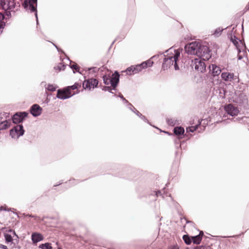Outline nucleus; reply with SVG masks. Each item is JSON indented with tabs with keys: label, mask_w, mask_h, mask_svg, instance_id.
Returning <instances> with one entry per match:
<instances>
[{
	"label": "nucleus",
	"mask_w": 249,
	"mask_h": 249,
	"mask_svg": "<svg viewBox=\"0 0 249 249\" xmlns=\"http://www.w3.org/2000/svg\"><path fill=\"white\" fill-rule=\"evenodd\" d=\"M184 50L187 54L195 55L199 58L194 60V68L200 72H205L206 64L204 61L209 60L212 56V50L205 43L195 41L186 45Z\"/></svg>",
	"instance_id": "f257e3e1"
},
{
	"label": "nucleus",
	"mask_w": 249,
	"mask_h": 249,
	"mask_svg": "<svg viewBox=\"0 0 249 249\" xmlns=\"http://www.w3.org/2000/svg\"><path fill=\"white\" fill-rule=\"evenodd\" d=\"M166 54H163V60L162 64L161 69L163 70H167L171 66L174 65V69L176 71L179 70V67L178 64L179 61V58L180 55V52L179 50L174 49L170 48L165 52Z\"/></svg>",
	"instance_id": "f03ea898"
},
{
	"label": "nucleus",
	"mask_w": 249,
	"mask_h": 249,
	"mask_svg": "<svg viewBox=\"0 0 249 249\" xmlns=\"http://www.w3.org/2000/svg\"><path fill=\"white\" fill-rule=\"evenodd\" d=\"M153 64V61L150 60V59H148L142 62L140 64L131 65L127 67L124 71H122V72H125L128 75H132L139 73L143 69L152 67Z\"/></svg>",
	"instance_id": "7ed1b4c3"
},
{
	"label": "nucleus",
	"mask_w": 249,
	"mask_h": 249,
	"mask_svg": "<svg viewBox=\"0 0 249 249\" xmlns=\"http://www.w3.org/2000/svg\"><path fill=\"white\" fill-rule=\"evenodd\" d=\"M0 5L8 16L10 15L11 11H14V9H17L19 7L14 0H1Z\"/></svg>",
	"instance_id": "20e7f679"
},
{
	"label": "nucleus",
	"mask_w": 249,
	"mask_h": 249,
	"mask_svg": "<svg viewBox=\"0 0 249 249\" xmlns=\"http://www.w3.org/2000/svg\"><path fill=\"white\" fill-rule=\"evenodd\" d=\"M28 116L29 113L27 111H17L11 116L10 120L13 124L17 125L20 123H22Z\"/></svg>",
	"instance_id": "39448f33"
},
{
	"label": "nucleus",
	"mask_w": 249,
	"mask_h": 249,
	"mask_svg": "<svg viewBox=\"0 0 249 249\" xmlns=\"http://www.w3.org/2000/svg\"><path fill=\"white\" fill-rule=\"evenodd\" d=\"M80 92V90H78L77 91L73 93L70 92L65 87L57 90L56 97L58 99L64 100L70 98L76 94H78Z\"/></svg>",
	"instance_id": "423d86ee"
},
{
	"label": "nucleus",
	"mask_w": 249,
	"mask_h": 249,
	"mask_svg": "<svg viewBox=\"0 0 249 249\" xmlns=\"http://www.w3.org/2000/svg\"><path fill=\"white\" fill-rule=\"evenodd\" d=\"M25 129L22 124H17L9 131V135L12 138L18 139L25 133Z\"/></svg>",
	"instance_id": "0eeeda50"
},
{
	"label": "nucleus",
	"mask_w": 249,
	"mask_h": 249,
	"mask_svg": "<svg viewBox=\"0 0 249 249\" xmlns=\"http://www.w3.org/2000/svg\"><path fill=\"white\" fill-rule=\"evenodd\" d=\"M84 78L86 79L85 76H84ZM98 83L99 81L96 78H88L87 79H85L82 84L83 89L81 91L86 89H88L89 90H90L91 89H94V88H98Z\"/></svg>",
	"instance_id": "6e6552de"
},
{
	"label": "nucleus",
	"mask_w": 249,
	"mask_h": 249,
	"mask_svg": "<svg viewBox=\"0 0 249 249\" xmlns=\"http://www.w3.org/2000/svg\"><path fill=\"white\" fill-rule=\"evenodd\" d=\"M23 5L26 10L30 12H35V15L36 19H37V0H25Z\"/></svg>",
	"instance_id": "1a4fd4ad"
},
{
	"label": "nucleus",
	"mask_w": 249,
	"mask_h": 249,
	"mask_svg": "<svg viewBox=\"0 0 249 249\" xmlns=\"http://www.w3.org/2000/svg\"><path fill=\"white\" fill-rule=\"evenodd\" d=\"M224 109L228 114L232 117L237 116L240 112L238 107L232 104L225 105Z\"/></svg>",
	"instance_id": "9d476101"
},
{
	"label": "nucleus",
	"mask_w": 249,
	"mask_h": 249,
	"mask_svg": "<svg viewBox=\"0 0 249 249\" xmlns=\"http://www.w3.org/2000/svg\"><path fill=\"white\" fill-rule=\"evenodd\" d=\"M120 74L117 71H115L111 76V86L113 88V90H117L120 83Z\"/></svg>",
	"instance_id": "9b49d317"
},
{
	"label": "nucleus",
	"mask_w": 249,
	"mask_h": 249,
	"mask_svg": "<svg viewBox=\"0 0 249 249\" xmlns=\"http://www.w3.org/2000/svg\"><path fill=\"white\" fill-rule=\"evenodd\" d=\"M30 113L34 117L40 116L42 111V108L37 104H33L29 108Z\"/></svg>",
	"instance_id": "f8f14e48"
},
{
	"label": "nucleus",
	"mask_w": 249,
	"mask_h": 249,
	"mask_svg": "<svg viewBox=\"0 0 249 249\" xmlns=\"http://www.w3.org/2000/svg\"><path fill=\"white\" fill-rule=\"evenodd\" d=\"M210 69V73L211 75L213 77L218 76L221 72V70L220 67L216 64H211L209 66Z\"/></svg>",
	"instance_id": "ddd939ff"
},
{
	"label": "nucleus",
	"mask_w": 249,
	"mask_h": 249,
	"mask_svg": "<svg viewBox=\"0 0 249 249\" xmlns=\"http://www.w3.org/2000/svg\"><path fill=\"white\" fill-rule=\"evenodd\" d=\"M235 32H233L235 33ZM233 32H228V37L230 40V41L233 43V44L235 46H237L238 45V42H240L242 43V40L238 38L234 34H233Z\"/></svg>",
	"instance_id": "4468645a"
},
{
	"label": "nucleus",
	"mask_w": 249,
	"mask_h": 249,
	"mask_svg": "<svg viewBox=\"0 0 249 249\" xmlns=\"http://www.w3.org/2000/svg\"><path fill=\"white\" fill-rule=\"evenodd\" d=\"M221 77L225 81H231L234 79V74L233 73L229 72H223L221 73Z\"/></svg>",
	"instance_id": "2eb2a0df"
},
{
	"label": "nucleus",
	"mask_w": 249,
	"mask_h": 249,
	"mask_svg": "<svg viewBox=\"0 0 249 249\" xmlns=\"http://www.w3.org/2000/svg\"><path fill=\"white\" fill-rule=\"evenodd\" d=\"M130 110L133 111L136 115H137L139 118H140L144 122L147 123L150 125H152V124L148 121L147 118L143 115L142 113H141L139 111H138L133 106L132 107H130L129 108Z\"/></svg>",
	"instance_id": "dca6fc26"
},
{
	"label": "nucleus",
	"mask_w": 249,
	"mask_h": 249,
	"mask_svg": "<svg viewBox=\"0 0 249 249\" xmlns=\"http://www.w3.org/2000/svg\"><path fill=\"white\" fill-rule=\"evenodd\" d=\"M44 237L42 234L38 232H33L31 235V239L34 243H37L43 240Z\"/></svg>",
	"instance_id": "f3484780"
},
{
	"label": "nucleus",
	"mask_w": 249,
	"mask_h": 249,
	"mask_svg": "<svg viewBox=\"0 0 249 249\" xmlns=\"http://www.w3.org/2000/svg\"><path fill=\"white\" fill-rule=\"evenodd\" d=\"M184 129L181 126L175 127L173 129L174 134L178 137H184Z\"/></svg>",
	"instance_id": "a211bd4d"
},
{
	"label": "nucleus",
	"mask_w": 249,
	"mask_h": 249,
	"mask_svg": "<svg viewBox=\"0 0 249 249\" xmlns=\"http://www.w3.org/2000/svg\"><path fill=\"white\" fill-rule=\"evenodd\" d=\"M12 122L10 119L5 120L0 122V131L6 130L11 126Z\"/></svg>",
	"instance_id": "6ab92c4d"
},
{
	"label": "nucleus",
	"mask_w": 249,
	"mask_h": 249,
	"mask_svg": "<svg viewBox=\"0 0 249 249\" xmlns=\"http://www.w3.org/2000/svg\"><path fill=\"white\" fill-rule=\"evenodd\" d=\"M114 96L117 97H119L122 100L124 104L125 105L126 107L128 108H130V107H133V105L124 97V96L121 93H119L118 95L114 94Z\"/></svg>",
	"instance_id": "aec40b11"
},
{
	"label": "nucleus",
	"mask_w": 249,
	"mask_h": 249,
	"mask_svg": "<svg viewBox=\"0 0 249 249\" xmlns=\"http://www.w3.org/2000/svg\"><path fill=\"white\" fill-rule=\"evenodd\" d=\"M81 83L78 82H75L73 85L71 86H66L65 87L67 89L70 91V92H72V90L77 89V90L76 91H77L78 90H79L78 89L81 88Z\"/></svg>",
	"instance_id": "412c9836"
},
{
	"label": "nucleus",
	"mask_w": 249,
	"mask_h": 249,
	"mask_svg": "<svg viewBox=\"0 0 249 249\" xmlns=\"http://www.w3.org/2000/svg\"><path fill=\"white\" fill-rule=\"evenodd\" d=\"M201 231H200V233L195 236H192V238L193 240V243L194 244L196 245H199L200 244L201 241H202V237L201 236Z\"/></svg>",
	"instance_id": "4be33fe9"
},
{
	"label": "nucleus",
	"mask_w": 249,
	"mask_h": 249,
	"mask_svg": "<svg viewBox=\"0 0 249 249\" xmlns=\"http://www.w3.org/2000/svg\"><path fill=\"white\" fill-rule=\"evenodd\" d=\"M111 76L110 74H104L102 76V79L103 80V83L106 85H108L109 84L111 85V80H110Z\"/></svg>",
	"instance_id": "5701e85b"
},
{
	"label": "nucleus",
	"mask_w": 249,
	"mask_h": 249,
	"mask_svg": "<svg viewBox=\"0 0 249 249\" xmlns=\"http://www.w3.org/2000/svg\"><path fill=\"white\" fill-rule=\"evenodd\" d=\"M182 239L184 243L187 245H189L193 243L192 236H189L188 234H185L183 236Z\"/></svg>",
	"instance_id": "b1692460"
},
{
	"label": "nucleus",
	"mask_w": 249,
	"mask_h": 249,
	"mask_svg": "<svg viewBox=\"0 0 249 249\" xmlns=\"http://www.w3.org/2000/svg\"><path fill=\"white\" fill-rule=\"evenodd\" d=\"M4 237L5 239V243L7 244H8L10 243H13V241L15 240L11 234L7 233H4Z\"/></svg>",
	"instance_id": "393cba45"
},
{
	"label": "nucleus",
	"mask_w": 249,
	"mask_h": 249,
	"mask_svg": "<svg viewBox=\"0 0 249 249\" xmlns=\"http://www.w3.org/2000/svg\"><path fill=\"white\" fill-rule=\"evenodd\" d=\"M38 248L41 249H53L52 244L50 242L40 244Z\"/></svg>",
	"instance_id": "a878e982"
},
{
	"label": "nucleus",
	"mask_w": 249,
	"mask_h": 249,
	"mask_svg": "<svg viewBox=\"0 0 249 249\" xmlns=\"http://www.w3.org/2000/svg\"><path fill=\"white\" fill-rule=\"evenodd\" d=\"M201 124V122L198 120V124H196L194 126H189L186 128V131L187 132H195L196 129H197L198 126L200 125Z\"/></svg>",
	"instance_id": "bb28decb"
},
{
	"label": "nucleus",
	"mask_w": 249,
	"mask_h": 249,
	"mask_svg": "<svg viewBox=\"0 0 249 249\" xmlns=\"http://www.w3.org/2000/svg\"><path fill=\"white\" fill-rule=\"evenodd\" d=\"M166 123L170 126H174L178 124V120L173 118H166Z\"/></svg>",
	"instance_id": "cd10ccee"
},
{
	"label": "nucleus",
	"mask_w": 249,
	"mask_h": 249,
	"mask_svg": "<svg viewBox=\"0 0 249 249\" xmlns=\"http://www.w3.org/2000/svg\"><path fill=\"white\" fill-rule=\"evenodd\" d=\"M58 88L57 85H53L52 84H48L47 85V87H45L46 90L50 91H54L56 90V89Z\"/></svg>",
	"instance_id": "c85d7f7f"
},
{
	"label": "nucleus",
	"mask_w": 249,
	"mask_h": 249,
	"mask_svg": "<svg viewBox=\"0 0 249 249\" xmlns=\"http://www.w3.org/2000/svg\"><path fill=\"white\" fill-rule=\"evenodd\" d=\"M86 71H91L93 73H98L99 71H102L101 68H97L96 67H91L87 68Z\"/></svg>",
	"instance_id": "c756f323"
},
{
	"label": "nucleus",
	"mask_w": 249,
	"mask_h": 249,
	"mask_svg": "<svg viewBox=\"0 0 249 249\" xmlns=\"http://www.w3.org/2000/svg\"><path fill=\"white\" fill-rule=\"evenodd\" d=\"M183 138V137L177 136V137L174 140V143H175V144L176 145L177 148H178L181 146V143L184 142V141H182L181 142L180 141V140Z\"/></svg>",
	"instance_id": "7c9ffc66"
},
{
	"label": "nucleus",
	"mask_w": 249,
	"mask_h": 249,
	"mask_svg": "<svg viewBox=\"0 0 249 249\" xmlns=\"http://www.w3.org/2000/svg\"><path fill=\"white\" fill-rule=\"evenodd\" d=\"M240 106H243L245 110L248 109V104L247 99L241 100L239 102H238Z\"/></svg>",
	"instance_id": "2f4dec72"
},
{
	"label": "nucleus",
	"mask_w": 249,
	"mask_h": 249,
	"mask_svg": "<svg viewBox=\"0 0 249 249\" xmlns=\"http://www.w3.org/2000/svg\"><path fill=\"white\" fill-rule=\"evenodd\" d=\"M69 67L72 70L73 73H75L76 72L74 71V70L76 71L77 72H78L80 74H82L81 71H80V67L77 64L74 65H70Z\"/></svg>",
	"instance_id": "473e14b6"
},
{
	"label": "nucleus",
	"mask_w": 249,
	"mask_h": 249,
	"mask_svg": "<svg viewBox=\"0 0 249 249\" xmlns=\"http://www.w3.org/2000/svg\"><path fill=\"white\" fill-rule=\"evenodd\" d=\"M247 118L245 116L242 117H237L236 118H232L230 119L231 121L232 122H238L240 123H245V119H246Z\"/></svg>",
	"instance_id": "72a5a7b5"
},
{
	"label": "nucleus",
	"mask_w": 249,
	"mask_h": 249,
	"mask_svg": "<svg viewBox=\"0 0 249 249\" xmlns=\"http://www.w3.org/2000/svg\"><path fill=\"white\" fill-rule=\"evenodd\" d=\"M125 34H124V32H122V33L119 36H118L116 37V39L115 40H114L112 42V43H111L110 46L109 47V49L111 48V46H112V45L114 44V43L115 42V41L116 40H119V41H120L121 40H122V39H123L125 37Z\"/></svg>",
	"instance_id": "f704fd0d"
},
{
	"label": "nucleus",
	"mask_w": 249,
	"mask_h": 249,
	"mask_svg": "<svg viewBox=\"0 0 249 249\" xmlns=\"http://www.w3.org/2000/svg\"><path fill=\"white\" fill-rule=\"evenodd\" d=\"M66 66L67 65L64 63H60L57 66L54 67V69L56 70L61 71L62 70H64L66 67Z\"/></svg>",
	"instance_id": "c9c22d12"
},
{
	"label": "nucleus",
	"mask_w": 249,
	"mask_h": 249,
	"mask_svg": "<svg viewBox=\"0 0 249 249\" xmlns=\"http://www.w3.org/2000/svg\"><path fill=\"white\" fill-rule=\"evenodd\" d=\"M6 231L8 232H11L12 234H13V235L17 238L16 239H15V240H16L17 243L18 244L19 242V236L17 234L16 231H15V230H14L12 229H9L8 230H6Z\"/></svg>",
	"instance_id": "e433bc0d"
},
{
	"label": "nucleus",
	"mask_w": 249,
	"mask_h": 249,
	"mask_svg": "<svg viewBox=\"0 0 249 249\" xmlns=\"http://www.w3.org/2000/svg\"><path fill=\"white\" fill-rule=\"evenodd\" d=\"M102 90L105 91H107L109 93L114 94V93L112 91L113 90V88L111 86H102Z\"/></svg>",
	"instance_id": "4c0bfd02"
},
{
	"label": "nucleus",
	"mask_w": 249,
	"mask_h": 249,
	"mask_svg": "<svg viewBox=\"0 0 249 249\" xmlns=\"http://www.w3.org/2000/svg\"><path fill=\"white\" fill-rule=\"evenodd\" d=\"M79 182L78 181V180H76L74 178H71V179H70L69 180V182L66 181V182H65V184H67L68 183L71 184V185H68V187H70L71 186L75 185V184H77Z\"/></svg>",
	"instance_id": "58836bf2"
},
{
	"label": "nucleus",
	"mask_w": 249,
	"mask_h": 249,
	"mask_svg": "<svg viewBox=\"0 0 249 249\" xmlns=\"http://www.w3.org/2000/svg\"><path fill=\"white\" fill-rule=\"evenodd\" d=\"M244 233H245L244 232H242L239 234H236V235H234L232 236H220V237L223 238H231V237H232V238H238L240 237V236H241L242 235H243L244 234Z\"/></svg>",
	"instance_id": "ea45409f"
},
{
	"label": "nucleus",
	"mask_w": 249,
	"mask_h": 249,
	"mask_svg": "<svg viewBox=\"0 0 249 249\" xmlns=\"http://www.w3.org/2000/svg\"><path fill=\"white\" fill-rule=\"evenodd\" d=\"M4 16L2 14L0 13V30L3 29L5 25L4 22L3 21Z\"/></svg>",
	"instance_id": "a19ab883"
},
{
	"label": "nucleus",
	"mask_w": 249,
	"mask_h": 249,
	"mask_svg": "<svg viewBox=\"0 0 249 249\" xmlns=\"http://www.w3.org/2000/svg\"><path fill=\"white\" fill-rule=\"evenodd\" d=\"M51 95V94H48V92L46 91L45 93V96H46V98L45 100L43 102V103L48 104L50 101V99L49 98V96Z\"/></svg>",
	"instance_id": "79ce46f5"
},
{
	"label": "nucleus",
	"mask_w": 249,
	"mask_h": 249,
	"mask_svg": "<svg viewBox=\"0 0 249 249\" xmlns=\"http://www.w3.org/2000/svg\"><path fill=\"white\" fill-rule=\"evenodd\" d=\"M163 54H164L163 53H160L159 54L153 56L150 59L151 60V59H154V58H158L160 56H161V57H163Z\"/></svg>",
	"instance_id": "37998d69"
},
{
	"label": "nucleus",
	"mask_w": 249,
	"mask_h": 249,
	"mask_svg": "<svg viewBox=\"0 0 249 249\" xmlns=\"http://www.w3.org/2000/svg\"><path fill=\"white\" fill-rule=\"evenodd\" d=\"M199 249H213L209 246L201 245L199 247Z\"/></svg>",
	"instance_id": "c03bdc74"
},
{
	"label": "nucleus",
	"mask_w": 249,
	"mask_h": 249,
	"mask_svg": "<svg viewBox=\"0 0 249 249\" xmlns=\"http://www.w3.org/2000/svg\"><path fill=\"white\" fill-rule=\"evenodd\" d=\"M169 249H179V248L176 244V245H173L171 246L169 248Z\"/></svg>",
	"instance_id": "a18cd8bd"
},
{
	"label": "nucleus",
	"mask_w": 249,
	"mask_h": 249,
	"mask_svg": "<svg viewBox=\"0 0 249 249\" xmlns=\"http://www.w3.org/2000/svg\"><path fill=\"white\" fill-rule=\"evenodd\" d=\"M63 183V180H60L59 181L58 183L57 184H55L53 186V188L54 189H55V187H57V186H58L60 185H62V184Z\"/></svg>",
	"instance_id": "49530a36"
},
{
	"label": "nucleus",
	"mask_w": 249,
	"mask_h": 249,
	"mask_svg": "<svg viewBox=\"0 0 249 249\" xmlns=\"http://www.w3.org/2000/svg\"><path fill=\"white\" fill-rule=\"evenodd\" d=\"M56 50L59 53H60L61 54H65L64 51L62 49L60 48L59 47H58Z\"/></svg>",
	"instance_id": "de8ad7c7"
},
{
	"label": "nucleus",
	"mask_w": 249,
	"mask_h": 249,
	"mask_svg": "<svg viewBox=\"0 0 249 249\" xmlns=\"http://www.w3.org/2000/svg\"><path fill=\"white\" fill-rule=\"evenodd\" d=\"M11 244L13 245L12 248H17V244H18L16 242V240H14L13 241V243H11Z\"/></svg>",
	"instance_id": "09e8293b"
},
{
	"label": "nucleus",
	"mask_w": 249,
	"mask_h": 249,
	"mask_svg": "<svg viewBox=\"0 0 249 249\" xmlns=\"http://www.w3.org/2000/svg\"><path fill=\"white\" fill-rule=\"evenodd\" d=\"M0 249H8L6 246L1 244H0Z\"/></svg>",
	"instance_id": "8fccbe9b"
},
{
	"label": "nucleus",
	"mask_w": 249,
	"mask_h": 249,
	"mask_svg": "<svg viewBox=\"0 0 249 249\" xmlns=\"http://www.w3.org/2000/svg\"><path fill=\"white\" fill-rule=\"evenodd\" d=\"M0 211H7V212L12 211H11V209H3L2 207H1L0 208Z\"/></svg>",
	"instance_id": "3c124183"
},
{
	"label": "nucleus",
	"mask_w": 249,
	"mask_h": 249,
	"mask_svg": "<svg viewBox=\"0 0 249 249\" xmlns=\"http://www.w3.org/2000/svg\"><path fill=\"white\" fill-rule=\"evenodd\" d=\"M155 195L156 196H158L159 195H161V191L160 190L157 191V192H155Z\"/></svg>",
	"instance_id": "603ef678"
},
{
	"label": "nucleus",
	"mask_w": 249,
	"mask_h": 249,
	"mask_svg": "<svg viewBox=\"0 0 249 249\" xmlns=\"http://www.w3.org/2000/svg\"><path fill=\"white\" fill-rule=\"evenodd\" d=\"M213 33H214L213 35L216 36H221L222 34V32H213Z\"/></svg>",
	"instance_id": "864d4df0"
},
{
	"label": "nucleus",
	"mask_w": 249,
	"mask_h": 249,
	"mask_svg": "<svg viewBox=\"0 0 249 249\" xmlns=\"http://www.w3.org/2000/svg\"><path fill=\"white\" fill-rule=\"evenodd\" d=\"M162 132L164 133L165 134H167V135H168L169 136L172 135V134L170 132H168V131H166L163 130V131H162Z\"/></svg>",
	"instance_id": "5fc2aeb1"
},
{
	"label": "nucleus",
	"mask_w": 249,
	"mask_h": 249,
	"mask_svg": "<svg viewBox=\"0 0 249 249\" xmlns=\"http://www.w3.org/2000/svg\"><path fill=\"white\" fill-rule=\"evenodd\" d=\"M243 57L241 55H237V59L238 60H242L243 59Z\"/></svg>",
	"instance_id": "6e6d98bb"
},
{
	"label": "nucleus",
	"mask_w": 249,
	"mask_h": 249,
	"mask_svg": "<svg viewBox=\"0 0 249 249\" xmlns=\"http://www.w3.org/2000/svg\"><path fill=\"white\" fill-rule=\"evenodd\" d=\"M183 218H184V219H185V220H186V223H192V224H194V223L193 222H192V221H188V220L186 219V218H185V217H184Z\"/></svg>",
	"instance_id": "4d7b16f0"
},
{
	"label": "nucleus",
	"mask_w": 249,
	"mask_h": 249,
	"mask_svg": "<svg viewBox=\"0 0 249 249\" xmlns=\"http://www.w3.org/2000/svg\"><path fill=\"white\" fill-rule=\"evenodd\" d=\"M151 126H153V127H154V128H156V129H157L159 130L160 131V132H162V130H161L160 128H158V127H157V126H155V125H152H152H151Z\"/></svg>",
	"instance_id": "13d9d810"
},
{
	"label": "nucleus",
	"mask_w": 249,
	"mask_h": 249,
	"mask_svg": "<svg viewBox=\"0 0 249 249\" xmlns=\"http://www.w3.org/2000/svg\"><path fill=\"white\" fill-rule=\"evenodd\" d=\"M41 86H44L45 87H46V82L45 81H43L41 83Z\"/></svg>",
	"instance_id": "bf43d9fd"
},
{
	"label": "nucleus",
	"mask_w": 249,
	"mask_h": 249,
	"mask_svg": "<svg viewBox=\"0 0 249 249\" xmlns=\"http://www.w3.org/2000/svg\"><path fill=\"white\" fill-rule=\"evenodd\" d=\"M50 42L52 43L53 45L55 47V48L57 49L59 47H58L55 44L53 43L52 42L49 41Z\"/></svg>",
	"instance_id": "052dcab7"
},
{
	"label": "nucleus",
	"mask_w": 249,
	"mask_h": 249,
	"mask_svg": "<svg viewBox=\"0 0 249 249\" xmlns=\"http://www.w3.org/2000/svg\"><path fill=\"white\" fill-rule=\"evenodd\" d=\"M199 231V232H200V231H201V236L202 237V236H203V235H204L203 231Z\"/></svg>",
	"instance_id": "680f3d73"
},
{
	"label": "nucleus",
	"mask_w": 249,
	"mask_h": 249,
	"mask_svg": "<svg viewBox=\"0 0 249 249\" xmlns=\"http://www.w3.org/2000/svg\"><path fill=\"white\" fill-rule=\"evenodd\" d=\"M6 228L5 227H4L2 228L1 229V231H4V230H6Z\"/></svg>",
	"instance_id": "e2e57ef3"
},
{
	"label": "nucleus",
	"mask_w": 249,
	"mask_h": 249,
	"mask_svg": "<svg viewBox=\"0 0 249 249\" xmlns=\"http://www.w3.org/2000/svg\"><path fill=\"white\" fill-rule=\"evenodd\" d=\"M193 249H199V248L197 247H194Z\"/></svg>",
	"instance_id": "0e129e2a"
},
{
	"label": "nucleus",
	"mask_w": 249,
	"mask_h": 249,
	"mask_svg": "<svg viewBox=\"0 0 249 249\" xmlns=\"http://www.w3.org/2000/svg\"><path fill=\"white\" fill-rule=\"evenodd\" d=\"M16 248H18V249H20L21 248V247H20V246H17Z\"/></svg>",
	"instance_id": "69168bd1"
},
{
	"label": "nucleus",
	"mask_w": 249,
	"mask_h": 249,
	"mask_svg": "<svg viewBox=\"0 0 249 249\" xmlns=\"http://www.w3.org/2000/svg\"><path fill=\"white\" fill-rule=\"evenodd\" d=\"M67 59L70 62H71V60L70 59V58L69 57L67 58Z\"/></svg>",
	"instance_id": "338daca9"
},
{
	"label": "nucleus",
	"mask_w": 249,
	"mask_h": 249,
	"mask_svg": "<svg viewBox=\"0 0 249 249\" xmlns=\"http://www.w3.org/2000/svg\"><path fill=\"white\" fill-rule=\"evenodd\" d=\"M58 249H62V248H61V247H59V248H58Z\"/></svg>",
	"instance_id": "774afa93"
}]
</instances>
